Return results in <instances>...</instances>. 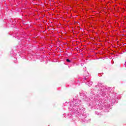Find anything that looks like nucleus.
I'll list each match as a JSON object with an SVG mask.
<instances>
[{
    "instance_id": "obj_1",
    "label": "nucleus",
    "mask_w": 126,
    "mask_h": 126,
    "mask_svg": "<svg viewBox=\"0 0 126 126\" xmlns=\"http://www.w3.org/2000/svg\"><path fill=\"white\" fill-rule=\"evenodd\" d=\"M66 62H67V63H70V60H69V59H66Z\"/></svg>"
}]
</instances>
